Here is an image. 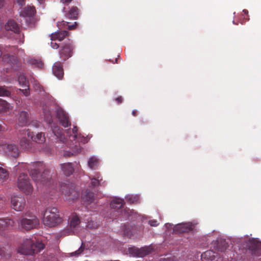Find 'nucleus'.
Returning a JSON list of instances; mask_svg holds the SVG:
<instances>
[{"instance_id": "f257e3e1", "label": "nucleus", "mask_w": 261, "mask_h": 261, "mask_svg": "<svg viewBox=\"0 0 261 261\" xmlns=\"http://www.w3.org/2000/svg\"><path fill=\"white\" fill-rule=\"evenodd\" d=\"M16 171L28 170L30 176L36 182L44 186L54 187V181L51 179L49 173L50 171L47 169H44V165L42 162H34L30 165L22 163L18 167H16Z\"/></svg>"}, {"instance_id": "f03ea898", "label": "nucleus", "mask_w": 261, "mask_h": 261, "mask_svg": "<svg viewBox=\"0 0 261 261\" xmlns=\"http://www.w3.org/2000/svg\"><path fill=\"white\" fill-rule=\"evenodd\" d=\"M45 247L42 243L31 238H24L17 249L18 253L25 255H33L40 252Z\"/></svg>"}, {"instance_id": "7ed1b4c3", "label": "nucleus", "mask_w": 261, "mask_h": 261, "mask_svg": "<svg viewBox=\"0 0 261 261\" xmlns=\"http://www.w3.org/2000/svg\"><path fill=\"white\" fill-rule=\"evenodd\" d=\"M62 222V218L59 215V211L55 207H47L44 212L43 222L47 226L51 227Z\"/></svg>"}, {"instance_id": "20e7f679", "label": "nucleus", "mask_w": 261, "mask_h": 261, "mask_svg": "<svg viewBox=\"0 0 261 261\" xmlns=\"http://www.w3.org/2000/svg\"><path fill=\"white\" fill-rule=\"evenodd\" d=\"M17 186L19 190L26 195L31 194L33 191L28 175L24 173H20L18 176Z\"/></svg>"}, {"instance_id": "39448f33", "label": "nucleus", "mask_w": 261, "mask_h": 261, "mask_svg": "<svg viewBox=\"0 0 261 261\" xmlns=\"http://www.w3.org/2000/svg\"><path fill=\"white\" fill-rule=\"evenodd\" d=\"M35 13L36 10L34 6H28L21 11L20 14V16L25 18V21L28 25L33 27L36 21L35 17Z\"/></svg>"}, {"instance_id": "423d86ee", "label": "nucleus", "mask_w": 261, "mask_h": 261, "mask_svg": "<svg viewBox=\"0 0 261 261\" xmlns=\"http://www.w3.org/2000/svg\"><path fill=\"white\" fill-rule=\"evenodd\" d=\"M18 223L22 229L28 231L35 228L39 224V221L37 217L33 216L29 218H21Z\"/></svg>"}, {"instance_id": "0eeeda50", "label": "nucleus", "mask_w": 261, "mask_h": 261, "mask_svg": "<svg viewBox=\"0 0 261 261\" xmlns=\"http://www.w3.org/2000/svg\"><path fill=\"white\" fill-rule=\"evenodd\" d=\"M60 190L63 194L67 196L66 200L68 201H74L79 197V193L66 184H61Z\"/></svg>"}, {"instance_id": "6e6552de", "label": "nucleus", "mask_w": 261, "mask_h": 261, "mask_svg": "<svg viewBox=\"0 0 261 261\" xmlns=\"http://www.w3.org/2000/svg\"><path fill=\"white\" fill-rule=\"evenodd\" d=\"M1 151L14 158L17 157L19 154L18 147L14 144L0 143V151Z\"/></svg>"}, {"instance_id": "1a4fd4ad", "label": "nucleus", "mask_w": 261, "mask_h": 261, "mask_svg": "<svg viewBox=\"0 0 261 261\" xmlns=\"http://www.w3.org/2000/svg\"><path fill=\"white\" fill-rule=\"evenodd\" d=\"M25 205V199L22 196H13L11 198V206L16 211H22Z\"/></svg>"}, {"instance_id": "9d476101", "label": "nucleus", "mask_w": 261, "mask_h": 261, "mask_svg": "<svg viewBox=\"0 0 261 261\" xmlns=\"http://www.w3.org/2000/svg\"><path fill=\"white\" fill-rule=\"evenodd\" d=\"M73 49V46L71 42L62 45L59 51L60 58L65 61L70 58L72 55Z\"/></svg>"}, {"instance_id": "9b49d317", "label": "nucleus", "mask_w": 261, "mask_h": 261, "mask_svg": "<svg viewBox=\"0 0 261 261\" xmlns=\"http://www.w3.org/2000/svg\"><path fill=\"white\" fill-rule=\"evenodd\" d=\"M15 224V221L11 218H0V234L6 236V231L12 228Z\"/></svg>"}, {"instance_id": "f8f14e48", "label": "nucleus", "mask_w": 261, "mask_h": 261, "mask_svg": "<svg viewBox=\"0 0 261 261\" xmlns=\"http://www.w3.org/2000/svg\"><path fill=\"white\" fill-rule=\"evenodd\" d=\"M56 116L62 125L67 127L71 125L68 114L61 108H57L56 110Z\"/></svg>"}, {"instance_id": "ddd939ff", "label": "nucleus", "mask_w": 261, "mask_h": 261, "mask_svg": "<svg viewBox=\"0 0 261 261\" xmlns=\"http://www.w3.org/2000/svg\"><path fill=\"white\" fill-rule=\"evenodd\" d=\"M128 253L133 256H144L151 252L149 247L142 248L140 249L135 247H130L128 249Z\"/></svg>"}, {"instance_id": "4468645a", "label": "nucleus", "mask_w": 261, "mask_h": 261, "mask_svg": "<svg viewBox=\"0 0 261 261\" xmlns=\"http://www.w3.org/2000/svg\"><path fill=\"white\" fill-rule=\"evenodd\" d=\"M6 31H10L15 34H19L20 32V27L14 19H9L4 25Z\"/></svg>"}, {"instance_id": "2eb2a0df", "label": "nucleus", "mask_w": 261, "mask_h": 261, "mask_svg": "<svg viewBox=\"0 0 261 261\" xmlns=\"http://www.w3.org/2000/svg\"><path fill=\"white\" fill-rule=\"evenodd\" d=\"M193 229V226L191 223H182L176 225L173 228V231L175 233H186L188 232Z\"/></svg>"}, {"instance_id": "dca6fc26", "label": "nucleus", "mask_w": 261, "mask_h": 261, "mask_svg": "<svg viewBox=\"0 0 261 261\" xmlns=\"http://www.w3.org/2000/svg\"><path fill=\"white\" fill-rule=\"evenodd\" d=\"M53 72L59 79H62L64 75L63 66L60 62H56L53 66Z\"/></svg>"}, {"instance_id": "f3484780", "label": "nucleus", "mask_w": 261, "mask_h": 261, "mask_svg": "<svg viewBox=\"0 0 261 261\" xmlns=\"http://www.w3.org/2000/svg\"><path fill=\"white\" fill-rule=\"evenodd\" d=\"M69 35V33L67 31H59L52 33L50 35V39L51 41L58 40L61 41Z\"/></svg>"}, {"instance_id": "a211bd4d", "label": "nucleus", "mask_w": 261, "mask_h": 261, "mask_svg": "<svg viewBox=\"0 0 261 261\" xmlns=\"http://www.w3.org/2000/svg\"><path fill=\"white\" fill-rule=\"evenodd\" d=\"M25 133V135L27 134L28 137H31L33 141H35L38 143H42L45 141V137L44 133H39L36 134L35 136H33L30 132H28V130H24Z\"/></svg>"}, {"instance_id": "6ab92c4d", "label": "nucleus", "mask_w": 261, "mask_h": 261, "mask_svg": "<svg viewBox=\"0 0 261 261\" xmlns=\"http://www.w3.org/2000/svg\"><path fill=\"white\" fill-rule=\"evenodd\" d=\"M24 130H23V134H24L25 136H26V135H27V134L25 135ZM19 145L22 149L26 150L30 149L32 146V142L29 139H27L25 136L23 137L20 139Z\"/></svg>"}, {"instance_id": "aec40b11", "label": "nucleus", "mask_w": 261, "mask_h": 261, "mask_svg": "<svg viewBox=\"0 0 261 261\" xmlns=\"http://www.w3.org/2000/svg\"><path fill=\"white\" fill-rule=\"evenodd\" d=\"M79 14V9L76 7H72L70 10L66 12L65 15L66 18L70 19H76Z\"/></svg>"}, {"instance_id": "412c9836", "label": "nucleus", "mask_w": 261, "mask_h": 261, "mask_svg": "<svg viewBox=\"0 0 261 261\" xmlns=\"http://www.w3.org/2000/svg\"><path fill=\"white\" fill-rule=\"evenodd\" d=\"M29 120V115L25 111H21L20 113L18 119V124L20 126H25Z\"/></svg>"}, {"instance_id": "4be33fe9", "label": "nucleus", "mask_w": 261, "mask_h": 261, "mask_svg": "<svg viewBox=\"0 0 261 261\" xmlns=\"http://www.w3.org/2000/svg\"><path fill=\"white\" fill-rule=\"evenodd\" d=\"M61 166L64 174L67 176L71 175L74 172V168L71 163L61 164Z\"/></svg>"}, {"instance_id": "5701e85b", "label": "nucleus", "mask_w": 261, "mask_h": 261, "mask_svg": "<svg viewBox=\"0 0 261 261\" xmlns=\"http://www.w3.org/2000/svg\"><path fill=\"white\" fill-rule=\"evenodd\" d=\"M125 202L123 199L115 198L110 203V206L112 209L119 210L123 207Z\"/></svg>"}, {"instance_id": "b1692460", "label": "nucleus", "mask_w": 261, "mask_h": 261, "mask_svg": "<svg viewBox=\"0 0 261 261\" xmlns=\"http://www.w3.org/2000/svg\"><path fill=\"white\" fill-rule=\"evenodd\" d=\"M94 193L90 191L86 190L82 193V197L84 202L88 204L92 203L94 200Z\"/></svg>"}, {"instance_id": "393cba45", "label": "nucleus", "mask_w": 261, "mask_h": 261, "mask_svg": "<svg viewBox=\"0 0 261 261\" xmlns=\"http://www.w3.org/2000/svg\"><path fill=\"white\" fill-rule=\"evenodd\" d=\"M52 132L59 139L60 141L63 142H65L64 137L63 135L62 130L60 127L58 126H51Z\"/></svg>"}, {"instance_id": "a878e982", "label": "nucleus", "mask_w": 261, "mask_h": 261, "mask_svg": "<svg viewBox=\"0 0 261 261\" xmlns=\"http://www.w3.org/2000/svg\"><path fill=\"white\" fill-rule=\"evenodd\" d=\"M217 244L216 250L220 252H224L228 247V244L224 240L221 239L217 241V243H215V244Z\"/></svg>"}, {"instance_id": "bb28decb", "label": "nucleus", "mask_w": 261, "mask_h": 261, "mask_svg": "<svg viewBox=\"0 0 261 261\" xmlns=\"http://www.w3.org/2000/svg\"><path fill=\"white\" fill-rule=\"evenodd\" d=\"M58 27L60 29L62 28H67L69 30H73L76 28L77 26V23L76 22H74V23L73 24L69 25V23L68 22L65 21H62L61 22H58L57 23Z\"/></svg>"}, {"instance_id": "cd10ccee", "label": "nucleus", "mask_w": 261, "mask_h": 261, "mask_svg": "<svg viewBox=\"0 0 261 261\" xmlns=\"http://www.w3.org/2000/svg\"><path fill=\"white\" fill-rule=\"evenodd\" d=\"M99 165V161L98 159H97L95 156H92L90 158L88 162V167L92 169L95 170L97 168Z\"/></svg>"}, {"instance_id": "c85d7f7f", "label": "nucleus", "mask_w": 261, "mask_h": 261, "mask_svg": "<svg viewBox=\"0 0 261 261\" xmlns=\"http://www.w3.org/2000/svg\"><path fill=\"white\" fill-rule=\"evenodd\" d=\"M69 219L70 226L73 228L77 227L81 223L80 219L76 214L72 215Z\"/></svg>"}, {"instance_id": "c756f323", "label": "nucleus", "mask_w": 261, "mask_h": 261, "mask_svg": "<svg viewBox=\"0 0 261 261\" xmlns=\"http://www.w3.org/2000/svg\"><path fill=\"white\" fill-rule=\"evenodd\" d=\"M11 109L10 105L6 100L0 98V113L7 112Z\"/></svg>"}, {"instance_id": "7c9ffc66", "label": "nucleus", "mask_w": 261, "mask_h": 261, "mask_svg": "<svg viewBox=\"0 0 261 261\" xmlns=\"http://www.w3.org/2000/svg\"><path fill=\"white\" fill-rule=\"evenodd\" d=\"M4 55L2 57L3 60L11 64H13L16 61V58L15 56L13 55H10L8 53L5 54L4 53Z\"/></svg>"}, {"instance_id": "2f4dec72", "label": "nucleus", "mask_w": 261, "mask_h": 261, "mask_svg": "<svg viewBox=\"0 0 261 261\" xmlns=\"http://www.w3.org/2000/svg\"><path fill=\"white\" fill-rule=\"evenodd\" d=\"M253 246L251 248L252 253L259 255L261 253V245L253 241L252 243Z\"/></svg>"}, {"instance_id": "473e14b6", "label": "nucleus", "mask_w": 261, "mask_h": 261, "mask_svg": "<svg viewBox=\"0 0 261 261\" xmlns=\"http://www.w3.org/2000/svg\"><path fill=\"white\" fill-rule=\"evenodd\" d=\"M9 177V173L7 170L0 167V183L6 180Z\"/></svg>"}, {"instance_id": "72a5a7b5", "label": "nucleus", "mask_w": 261, "mask_h": 261, "mask_svg": "<svg viewBox=\"0 0 261 261\" xmlns=\"http://www.w3.org/2000/svg\"><path fill=\"white\" fill-rule=\"evenodd\" d=\"M18 82L19 84L22 87H28V85H29V82L23 74H20L19 75H18Z\"/></svg>"}, {"instance_id": "f704fd0d", "label": "nucleus", "mask_w": 261, "mask_h": 261, "mask_svg": "<svg viewBox=\"0 0 261 261\" xmlns=\"http://www.w3.org/2000/svg\"><path fill=\"white\" fill-rule=\"evenodd\" d=\"M11 256V253L6 251L5 248L0 247V259H8L10 258Z\"/></svg>"}, {"instance_id": "c9c22d12", "label": "nucleus", "mask_w": 261, "mask_h": 261, "mask_svg": "<svg viewBox=\"0 0 261 261\" xmlns=\"http://www.w3.org/2000/svg\"><path fill=\"white\" fill-rule=\"evenodd\" d=\"M212 253H214V252L211 250L206 251L201 254V257L213 260L215 256L214 255H211Z\"/></svg>"}, {"instance_id": "e433bc0d", "label": "nucleus", "mask_w": 261, "mask_h": 261, "mask_svg": "<svg viewBox=\"0 0 261 261\" xmlns=\"http://www.w3.org/2000/svg\"><path fill=\"white\" fill-rule=\"evenodd\" d=\"M10 95V91L3 87H0V96H9Z\"/></svg>"}, {"instance_id": "4c0bfd02", "label": "nucleus", "mask_w": 261, "mask_h": 261, "mask_svg": "<svg viewBox=\"0 0 261 261\" xmlns=\"http://www.w3.org/2000/svg\"><path fill=\"white\" fill-rule=\"evenodd\" d=\"M91 180L90 185L91 187L94 188L97 186H98L100 185V181L102 180V178H100V179H96V178H90Z\"/></svg>"}, {"instance_id": "58836bf2", "label": "nucleus", "mask_w": 261, "mask_h": 261, "mask_svg": "<svg viewBox=\"0 0 261 261\" xmlns=\"http://www.w3.org/2000/svg\"><path fill=\"white\" fill-rule=\"evenodd\" d=\"M84 249H85V246H84V244L82 243L81 246V247H80V248L77 250H76V251H75L74 252H72L70 254V255H71V256H74V255L78 256L80 254H81L82 253H83V252L84 251Z\"/></svg>"}, {"instance_id": "ea45409f", "label": "nucleus", "mask_w": 261, "mask_h": 261, "mask_svg": "<svg viewBox=\"0 0 261 261\" xmlns=\"http://www.w3.org/2000/svg\"><path fill=\"white\" fill-rule=\"evenodd\" d=\"M77 127L76 126H74L72 129L73 135L69 136V139L70 140H75V139L78 138L79 135L77 134Z\"/></svg>"}, {"instance_id": "a19ab883", "label": "nucleus", "mask_w": 261, "mask_h": 261, "mask_svg": "<svg viewBox=\"0 0 261 261\" xmlns=\"http://www.w3.org/2000/svg\"><path fill=\"white\" fill-rule=\"evenodd\" d=\"M75 147L76 148V150L74 152H70L68 151H65L64 153V155L66 156H70L71 155H75L76 154L79 153L81 150L80 147L79 146H77V145H75Z\"/></svg>"}, {"instance_id": "79ce46f5", "label": "nucleus", "mask_w": 261, "mask_h": 261, "mask_svg": "<svg viewBox=\"0 0 261 261\" xmlns=\"http://www.w3.org/2000/svg\"><path fill=\"white\" fill-rule=\"evenodd\" d=\"M44 113V119L45 120L48 122V123L51 124L53 120L52 117L51 116V113L49 111H48L47 112Z\"/></svg>"}, {"instance_id": "37998d69", "label": "nucleus", "mask_w": 261, "mask_h": 261, "mask_svg": "<svg viewBox=\"0 0 261 261\" xmlns=\"http://www.w3.org/2000/svg\"><path fill=\"white\" fill-rule=\"evenodd\" d=\"M30 63L33 65H35L36 67H37L38 68H41L43 64L41 61H39L36 60H32L30 61Z\"/></svg>"}, {"instance_id": "c03bdc74", "label": "nucleus", "mask_w": 261, "mask_h": 261, "mask_svg": "<svg viewBox=\"0 0 261 261\" xmlns=\"http://www.w3.org/2000/svg\"><path fill=\"white\" fill-rule=\"evenodd\" d=\"M26 88L24 89H19L20 91L25 96H28L30 95V89L29 85H28V87H25Z\"/></svg>"}, {"instance_id": "a18cd8bd", "label": "nucleus", "mask_w": 261, "mask_h": 261, "mask_svg": "<svg viewBox=\"0 0 261 261\" xmlns=\"http://www.w3.org/2000/svg\"><path fill=\"white\" fill-rule=\"evenodd\" d=\"M160 261H177V259L175 256H172L167 258H161Z\"/></svg>"}, {"instance_id": "49530a36", "label": "nucleus", "mask_w": 261, "mask_h": 261, "mask_svg": "<svg viewBox=\"0 0 261 261\" xmlns=\"http://www.w3.org/2000/svg\"><path fill=\"white\" fill-rule=\"evenodd\" d=\"M5 205V199L4 197L0 194V212L3 210Z\"/></svg>"}, {"instance_id": "de8ad7c7", "label": "nucleus", "mask_w": 261, "mask_h": 261, "mask_svg": "<svg viewBox=\"0 0 261 261\" xmlns=\"http://www.w3.org/2000/svg\"><path fill=\"white\" fill-rule=\"evenodd\" d=\"M135 199H136V197H133V196H127L126 197V200H127L128 201H129L130 203H134L135 202Z\"/></svg>"}, {"instance_id": "09e8293b", "label": "nucleus", "mask_w": 261, "mask_h": 261, "mask_svg": "<svg viewBox=\"0 0 261 261\" xmlns=\"http://www.w3.org/2000/svg\"><path fill=\"white\" fill-rule=\"evenodd\" d=\"M149 224L151 226H156L158 225L159 223H158V221L155 220H150L149 221Z\"/></svg>"}, {"instance_id": "8fccbe9b", "label": "nucleus", "mask_w": 261, "mask_h": 261, "mask_svg": "<svg viewBox=\"0 0 261 261\" xmlns=\"http://www.w3.org/2000/svg\"><path fill=\"white\" fill-rule=\"evenodd\" d=\"M54 41H52L50 43V45L51 46V47L54 49H57L59 48V45L58 44H57V43L56 42H53Z\"/></svg>"}, {"instance_id": "3c124183", "label": "nucleus", "mask_w": 261, "mask_h": 261, "mask_svg": "<svg viewBox=\"0 0 261 261\" xmlns=\"http://www.w3.org/2000/svg\"><path fill=\"white\" fill-rule=\"evenodd\" d=\"M115 101L117 102L118 104H120L123 101V98L122 97V96H119L115 99Z\"/></svg>"}, {"instance_id": "603ef678", "label": "nucleus", "mask_w": 261, "mask_h": 261, "mask_svg": "<svg viewBox=\"0 0 261 261\" xmlns=\"http://www.w3.org/2000/svg\"><path fill=\"white\" fill-rule=\"evenodd\" d=\"M93 178H96V179H100L101 178V175L99 173L97 172L94 175Z\"/></svg>"}, {"instance_id": "864d4df0", "label": "nucleus", "mask_w": 261, "mask_h": 261, "mask_svg": "<svg viewBox=\"0 0 261 261\" xmlns=\"http://www.w3.org/2000/svg\"><path fill=\"white\" fill-rule=\"evenodd\" d=\"M7 129L6 126L0 125V132H5Z\"/></svg>"}, {"instance_id": "5fc2aeb1", "label": "nucleus", "mask_w": 261, "mask_h": 261, "mask_svg": "<svg viewBox=\"0 0 261 261\" xmlns=\"http://www.w3.org/2000/svg\"><path fill=\"white\" fill-rule=\"evenodd\" d=\"M17 3L20 6H22L24 4L25 0H16Z\"/></svg>"}, {"instance_id": "6e6d98bb", "label": "nucleus", "mask_w": 261, "mask_h": 261, "mask_svg": "<svg viewBox=\"0 0 261 261\" xmlns=\"http://www.w3.org/2000/svg\"><path fill=\"white\" fill-rule=\"evenodd\" d=\"M5 0H0V8L4 6Z\"/></svg>"}, {"instance_id": "4d7b16f0", "label": "nucleus", "mask_w": 261, "mask_h": 261, "mask_svg": "<svg viewBox=\"0 0 261 261\" xmlns=\"http://www.w3.org/2000/svg\"><path fill=\"white\" fill-rule=\"evenodd\" d=\"M132 115L134 116H137V111L136 110H134L132 111Z\"/></svg>"}, {"instance_id": "13d9d810", "label": "nucleus", "mask_w": 261, "mask_h": 261, "mask_svg": "<svg viewBox=\"0 0 261 261\" xmlns=\"http://www.w3.org/2000/svg\"><path fill=\"white\" fill-rule=\"evenodd\" d=\"M72 0H61V2L63 3H67V4H68L69 3H70Z\"/></svg>"}, {"instance_id": "bf43d9fd", "label": "nucleus", "mask_w": 261, "mask_h": 261, "mask_svg": "<svg viewBox=\"0 0 261 261\" xmlns=\"http://www.w3.org/2000/svg\"><path fill=\"white\" fill-rule=\"evenodd\" d=\"M2 47L3 46L2 45H0V58L2 57L3 54Z\"/></svg>"}, {"instance_id": "052dcab7", "label": "nucleus", "mask_w": 261, "mask_h": 261, "mask_svg": "<svg viewBox=\"0 0 261 261\" xmlns=\"http://www.w3.org/2000/svg\"><path fill=\"white\" fill-rule=\"evenodd\" d=\"M243 13L246 15H248V10H246V9H244L243 10Z\"/></svg>"}, {"instance_id": "680f3d73", "label": "nucleus", "mask_w": 261, "mask_h": 261, "mask_svg": "<svg viewBox=\"0 0 261 261\" xmlns=\"http://www.w3.org/2000/svg\"><path fill=\"white\" fill-rule=\"evenodd\" d=\"M10 50V47H6V52H7V53L9 52Z\"/></svg>"}, {"instance_id": "e2e57ef3", "label": "nucleus", "mask_w": 261, "mask_h": 261, "mask_svg": "<svg viewBox=\"0 0 261 261\" xmlns=\"http://www.w3.org/2000/svg\"><path fill=\"white\" fill-rule=\"evenodd\" d=\"M38 1L40 3V4H42V3H43L45 1V0H38Z\"/></svg>"}, {"instance_id": "0e129e2a", "label": "nucleus", "mask_w": 261, "mask_h": 261, "mask_svg": "<svg viewBox=\"0 0 261 261\" xmlns=\"http://www.w3.org/2000/svg\"><path fill=\"white\" fill-rule=\"evenodd\" d=\"M48 192H49L50 193V195L51 196H53L54 195H53V194L51 193H52V192H51V191H49V190H48Z\"/></svg>"}, {"instance_id": "69168bd1", "label": "nucleus", "mask_w": 261, "mask_h": 261, "mask_svg": "<svg viewBox=\"0 0 261 261\" xmlns=\"http://www.w3.org/2000/svg\"><path fill=\"white\" fill-rule=\"evenodd\" d=\"M246 19L248 20L249 19V18L247 17L246 18Z\"/></svg>"}, {"instance_id": "338daca9", "label": "nucleus", "mask_w": 261, "mask_h": 261, "mask_svg": "<svg viewBox=\"0 0 261 261\" xmlns=\"http://www.w3.org/2000/svg\"><path fill=\"white\" fill-rule=\"evenodd\" d=\"M38 88H40V85H38Z\"/></svg>"}]
</instances>
